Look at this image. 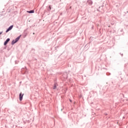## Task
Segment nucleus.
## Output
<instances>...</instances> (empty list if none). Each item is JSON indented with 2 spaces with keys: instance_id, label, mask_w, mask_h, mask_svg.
<instances>
[{
  "instance_id": "nucleus-1",
  "label": "nucleus",
  "mask_w": 128,
  "mask_h": 128,
  "mask_svg": "<svg viewBox=\"0 0 128 128\" xmlns=\"http://www.w3.org/2000/svg\"><path fill=\"white\" fill-rule=\"evenodd\" d=\"M24 94L20 92L19 95L20 100H22V97L24 96Z\"/></svg>"
},
{
  "instance_id": "nucleus-2",
  "label": "nucleus",
  "mask_w": 128,
  "mask_h": 128,
  "mask_svg": "<svg viewBox=\"0 0 128 128\" xmlns=\"http://www.w3.org/2000/svg\"><path fill=\"white\" fill-rule=\"evenodd\" d=\"M14 28V26H10L6 30V32H10V30H12V28Z\"/></svg>"
},
{
  "instance_id": "nucleus-3",
  "label": "nucleus",
  "mask_w": 128,
  "mask_h": 128,
  "mask_svg": "<svg viewBox=\"0 0 128 128\" xmlns=\"http://www.w3.org/2000/svg\"><path fill=\"white\" fill-rule=\"evenodd\" d=\"M10 39L8 38L6 42H4V46H6V44H8V42H10Z\"/></svg>"
},
{
  "instance_id": "nucleus-4",
  "label": "nucleus",
  "mask_w": 128,
  "mask_h": 128,
  "mask_svg": "<svg viewBox=\"0 0 128 128\" xmlns=\"http://www.w3.org/2000/svg\"><path fill=\"white\" fill-rule=\"evenodd\" d=\"M20 36H22V35H20V36H19L18 37V38L16 39L15 42H18L20 38Z\"/></svg>"
},
{
  "instance_id": "nucleus-5",
  "label": "nucleus",
  "mask_w": 128,
  "mask_h": 128,
  "mask_svg": "<svg viewBox=\"0 0 128 128\" xmlns=\"http://www.w3.org/2000/svg\"><path fill=\"white\" fill-rule=\"evenodd\" d=\"M27 12H28V14H34V10L27 11Z\"/></svg>"
},
{
  "instance_id": "nucleus-6",
  "label": "nucleus",
  "mask_w": 128,
  "mask_h": 128,
  "mask_svg": "<svg viewBox=\"0 0 128 128\" xmlns=\"http://www.w3.org/2000/svg\"><path fill=\"white\" fill-rule=\"evenodd\" d=\"M88 4H90V5L92 4V0H88Z\"/></svg>"
},
{
  "instance_id": "nucleus-7",
  "label": "nucleus",
  "mask_w": 128,
  "mask_h": 128,
  "mask_svg": "<svg viewBox=\"0 0 128 128\" xmlns=\"http://www.w3.org/2000/svg\"><path fill=\"white\" fill-rule=\"evenodd\" d=\"M56 84H54L53 87L54 90H56Z\"/></svg>"
},
{
  "instance_id": "nucleus-8",
  "label": "nucleus",
  "mask_w": 128,
  "mask_h": 128,
  "mask_svg": "<svg viewBox=\"0 0 128 128\" xmlns=\"http://www.w3.org/2000/svg\"><path fill=\"white\" fill-rule=\"evenodd\" d=\"M16 40H12V44H16Z\"/></svg>"
},
{
  "instance_id": "nucleus-9",
  "label": "nucleus",
  "mask_w": 128,
  "mask_h": 128,
  "mask_svg": "<svg viewBox=\"0 0 128 128\" xmlns=\"http://www.w3.org/2000/svg\"><path fill=\"white\" fill-rule=\"evenodd\" d=\"M49 8H50V10H52V7H50V6Z\"/></svg>"
},
{
  "instance_id": "nucleus-10",
  "label": "nucleus",
  "mask_w": 128,
  "mask_h": 128,
  "mask_svg": "<svg viewBox=\"0 0 128 128\" xmlns=\"http://www.w3.org/2000/svg\"><path fill=\"white\" fill-rule=\"evenodd\" d=\"M2 34V32H0V35Z\"/></svg>"
},
{
  "instance_id": "nucleus-11",
  "label": "nucleus",
  "mask_w": 128,
  "mask_h": 128,
  "mask_svg": "<svg viewBox=\"0 0 128 128\" xmlns=\"http://www.w3.org/2000/svg\"><path fill=\"white\" fill-rule=\"evenodd\" d=\"M70 102H72V100H70Z\"/></svg>"
}]
</instances>
